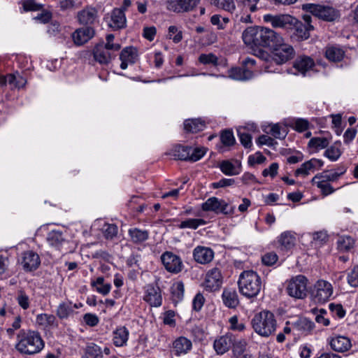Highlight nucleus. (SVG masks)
<instances>
[{
    "mask_svg": "<svg viewBox=\"0 0 358 358\" xmlns=\"http://www.w3.org/2000/svg\"><path fill=\"white\" fill-rule=\"evenodd\" d=\"M348 283L352 287H358V264L355 265L348 273Z\"/></svg>",
    "mask_w": 358,
    "mask_h": 358,
    "instance_id": "nucleus-58",
    "label": "nucleus"
},
{
    "mask_svg": "<svg viewBox=\"0 0 358 358\" xmlns=\"http://www.w3.org/2000/svg\"><path fill=\"white\" fill-rule=\"evenodd\" d=\"M210 22L213 25L217 26L219 29H224L229 20L228 17H222L220 15H214L211 17Z\"/></svg>",
    "mask_w": 358,
    "mask_h": 358,
    "instance_id": "nucleus-61",
    "label": "nucleus"
},
{
    "mask_svg": "<svg viewBox=\"0 0 358 358\" xmlns=\"http://www.w3.org/2000/svg\"><path fill=\"white\" fill-rule=\"evenodd\" d=\"M201 209L203 211H212L216 214L224 215H232L235 211L234 206H229L226 201L215 196L210 197L203 203Z\"/></svg>",
    "mask_w": 358,
    "mask_h": 358,
    "instance_id": "nucleus-10",
    "label": "nucleus"
},
{
    "mask_svg": "<svg viewBox=\"0 0 358 358\" xmlns=\"http://www.w3.org/2000/svg\"><path fill=\"white\" fill-rule=\"evenodd\" d=\"M143 299L151 306L159 307L162 305V297L160 289L153 285H148L145 287Z\"/></svg>",
    "mask_w": 358,
    "mask_h": 358,
    "instance_id": "nucleus-16",
    "label": "nucleus"
},
{
    "mask_svg": "<svg viewBox=\"0 0 358 358\" xmlns=\"http://www.w3.org/2000/svg\"><path fill=\"white\" fill-rule=\"evenodd\" d=\"M120 68L126 69L129 64H134L138 59V50L132 46L124 48L120 55Z\"/></svg>",
    "mask_w": 358,
    "mask_h": 358,
    "instance_id": "nucleus-17",
    "label": "nucleus"
},
{
    "mask_svg": "<svg viewBox=\"0 0 358 358\" xmlns=\"http://www.w3.org/2000/svg\"><path fill=\"white\" fill-rule=\"evenodd\" d=\"M323 165L324 162L322 160L312 158L311 159L303 163L301 166L295 171L294 175L296 176H302L303 177H306L308 176L310 172H313L316 169H321Z\"/></svg>",
    "mask_w": 358,
    "mask_h": 358,
    "instance_id": "nucleus-18",
    "label": "nucleus"
},
{
    "mask_svg": "<svg viewBox=\"0 0 358 358\" xmlns=\"http://www.w3.org/2000/svg\"><path fill=\"white\" fill-rule=\"evenodd\" d=\"M329 308L330 311L338 318L345 317L346 312L341 303H330Z\"/></svg>",
    "mask_w": 358,
    "mask_h": 358,
    "instance_id": "nucleus-64",
    "label": "nucleus"
},
{
    "mask_svg": "<svg viewBox=\"0 0 358 358\" xmlns=\"http://www.w3.org/2000/svg\"><path fill=\"white\" fill-rule=\"evenodd\" d=\"M238 289L248 299L256 297L261 292L263 282L259 275L252 271H243L239 275Z\"/></svg>",
    "mask_w": 358,
    "mask_h": 358,
    "instance_id": "nucleus-3",
    "label": "nucleus"
},
{
    "mask_svg": "<svg viewBox=\"0 0 358 358\" xmlns=\"http://www.w3.org/2000/svg\"><path fill=\"white\" fill-rule=\"evenodd\" d=\"M199 61L203 64H213L216 65L218 62V59L213 53L209 54H201L199 57Z\"/></svg>",
    "mask_w": 358,
    "mask_h": 358,
    "instance_id": "nucleus-62",
    "label": "nucleus"
},
{
    "mask_svg": "<svg viewBox=\"0 0 358 358\" xmlns=\"http://www.w3.org/2000/svg\"><path fill=\"white\" fill-rule=\"evenodd\" d=\"M55 322V317L53 315L46 313L38 314L36 318V323L42 328H47L52 326Z\"/></svg>",
    "mask_w": 358,
    "mask_h": 358,
    "instance_id": "nucleus-40",
    "label": "nucleus"
},
{
    "mask_svg": "<svg viewBox=\"0 0 358 358\" xmlns=\"http://www.w3.org/2000/svg\"><path fill=\"white\" fill-rule=\"evenodd\" d=\"M168 36L175 43H178L182 39V33L176 26L172 25L169 27Z\"/></svg>",
    "mask_w": 358,
    "mask_h": 358,
    "instance_id": "nucleus-57",
    "label": "nucleus"
},
{
    "mask_svg": "<svg viewBox=\"0 0 358 358\" xmlns=\"http://www.w3.org/2000/svg\"><path fill=\"white\" fill-rule=\"evenodd\" d=\"M313 313L315 315V321L317 323L324 326L327 327L330 324V320L329 318L326 317L325 315L327 314V311L325 309H315L313 310Z\"/></svg>",
    "mask_w": 358,
    "mask_h": 358,
    "instance_id": "nucleus-51",
    "label": "nucleus"
},
{
    "mask_svg": "<svg viewBox=\"0 0 358 358\" xmlns=\"http://www.w3.org/2000/svg\"><path fill=\"white\" fill-rule=\"evenodd\" d=\"M193 257L196 262L206 264L213 259L214 252L210 248L199 245L193 250Z\"/></svg>",
    "mask_w": 358,
    "mask_h": 358,
    "instance_id": "nucleus-19",
    "label": "nucleus"
},
{
    "mask_svg": "<svg viewBox=\"0 0 358 358\" xmlns=\"http://www.w3.org/2000/svg\"><path fill=\"white\" fill-rule=\"evenodd\" d=\"M355 244V241L350 236H340L337 241V248L341 252H347L351 250Z\"/></svg>",
    "mask_w": 358,
    "mask_h": 358,
    "instance_id": "nucleus-45",
    "label": "nucleus"
},
{
    "mask_svg": "<svg viewBox=\"0 0 358 358\" xmlns=\"http://www.w3.org/2000/svg\"><path fill=\"white\" fill-rule=\"evenodd\" d=\"M313 29V25H305L299 23L296 27V34L301 40H306L309 38L310 31Z\"/></svg>",
    "mask_w": 358,
    "mask_h": 358,
    "instance_id": "nucleus-49",
    "label": "nucleus"
},
{
    "mask_svg": "<svg viewBox=\"0 0 358 358\" xmlns=\"http://www.w3.org/2000/svg\"><path fill=\"white\" fill-rule=\"evenodd\" d=\"M278 242L282 250H290L295 245L296 237L294 233L290 231L282 232L278 237Z\"/></svg>",
    "mask_w": 358,
    "mask_h": 358,
    "instance_id": "nucleus-33",
    "label": "nucleus"
},
{
    "mask_svg": "<svg viewBox=\"0 0 358 358\" xmlns=\"http://www.w3.org/2000/svg\"><path fill=\"white\" fill-rule=\"evenodd\" d=\"M204 224H206V221L203 219L189 218L182 221L178 227L181 229L187 228L191 229H196L199 226Z\"/></svg>",
    "mask_w": 358,
    "mask_h": 358,
    "instance_id": "nucleus-44",
    "label": "nucleus"
},
{
    "mask_svg": "<svg viewBox=\"0 0 358 358\" xmlns=\"http://www.w3.org/2000/svg\"><path fill=\"white\" fill-rule=\"evenodd\" d=\"M206 153V149L205 148H195L191 147V152H189V161L196 162L201 159Z\"/></svg>",
    "mask_w": 358,
    "mask_h": 358,
    "instance_id": "nucleus-59",
    "label": "nucleus"
},
{
    "mask_svg": "<svg viewBox=\"0 0 358 358\" xmlns=\"http://www.w3.org/2000/svg\"><path fill=\"white\" fill-rule=\"evenodd\" d=\"M87 358H103L101 348L95 343H90L86 347Z\"/></svg>",
    "mask_w": 358,
    "mask_h": 358,
    "instance_id": "nucleus-50",
    "label": "nucleus"
},
{
    "mask_svg": "<svg viewBox=\"0 0 358 358\" xmlns=\"http://www.w3.org/2000/svg\"><path fill=\"white\" fill-rule=\"evenodd\" d=\"M73 312L71 303H62L57 310V315L61 319L67 318Z\"/></svg>",
    "mask_w": 358,
    "mask_h": 358,
    "instance_id": "nucleus-48",
    "label": "nucleus"
},
{
    "mask_svg": "<svg viewBox=\"0 0 358 358\" xmlns=\"http://www.w3.org/2000/svg\"><path fill=\"white\" fill-rule=\"evenodd\" d=\"M45 342L40 333L31 329H22L16 335L15 349L20 355L33 356L41 352Z\"/></svg>",
    "mask_w": 358,
    "mask_h": 358,
    "instance_id": "nucleus-1",
    "label": "nucleus"
},
{
    "mask_svg": "<svg viewBox=\"0 0 358 358\" xmlns=\"http://www.w3.org/2000/svg\"><path fill=\"white\" fill-rule=\"evenodd\" d=\"M215 6L231 13L236 10L234 0H218Z\"/></svg>",
    "mask_w": 358,
    "mask_h": 358,
    "instance_id": "nucleus-60",
    "label": "nucleus"
},
{
    "mask_svg": "<svg viewBox=\"0 0 358 358\" xmlns=\"http://www.w3.org/2000/svg\"><path fill=\"white\" fill-rule=\"evenodd\" d=\"M200 0H167L166 9L176 13L192 10Z\"/></svg>",
    "mask_w": 358,
    "mask_h": 358,
    "instance_id": "nucleus-12",
    "label": "nucleus"
},
{
    "mask_svg": "<svg viewBox=\"0 0 358 358\" xmlns=\"http://www.w3.org/2000/svg\"><path fill=\"white\" fill-rule=\"evenodd\" d=\"M222 282L221 271L217 268H213L208 271L206 276V287L210 289H218Z\"/></svg>",
    "mask_w": 358,
    "mask_h": 358,
    "instance_id": "nucleus-24",
    "label": "nucleus"
},
{
    "mask_svg": "<svg viewBox=\"0 0 358 358\" xmlns=\"http://www.w3.org/2000/svg\"><path fill=\"white\" fill-rule=\"evenodd\" d=\"M97 17V11L93 7H86L77 14V18L80 24H92Z\"/></svg>",
    "mask_w": 358,
    "mask_h": 358,
    "instance_id": "nucleus-28",
    "label": "nucleus"
},
{
    "mask_svg": "<svg viewBox=\"0 0 358 358\" xmlns=\"http://www.w3.org/2000/svg\"><path fill=\"white\" fill-rule=\"evenodd\" d=\"M231 345L233 346V352L234 355L238 356L244 352L247 343L244 339L236 340L234 336V341Z\"/></svg>",
    "mask_w": 358,
    "mask_h": 358,
    "instance_id": "nucleus-56",
    "label": "nucleus"
},
{
    "mask_svg": "<svg viewBox=\"0 0 358 358\" xmlns=\"http://www.w3.org/2000/svg\"><path fill=\"white\" fill-rule=\"evenodd\" d=\"M126 17L122 8H115L110 14L109 26L113 29H122L126 26Z\"/></svg>",
    "mask_w": 358,
    "mask_h": 358,
    "instance_id": "nucleus-25",
    "label": "nucleus"
},
{
    "mask_svg": "<svg viewBox=\"0 0 358 358\" xmlns=\"http://www.w3.org/2000/svg\"><path fill=\"white\" fill-rule=\"evenodd\" d=\"M21 265L26 272L36 271L41 265L40 257L34 251H26L22 253Z\"/></svg>",
    "mask_w": 358,
    "mask_h": 358,
    "instance_id": "nucleus-13",
    "label": "nucleus"
},
{
    "mask_svg": "<svg viewBox=\"0 0 358 358\" xmlns=\"http://www.w3.org/2000/svg\"><path fill=\"white\" fill-rule=\"evenodd\" d=\"M206 127L205 122L201 119H189L184 122V129L187 131L196 133Z\"/></svg>",
    "mask_w": 358,
    "mask_h": 358,
    "instance_id": "nucleus-38",
    "label": "nucleus"
},
{
    "mask_svg": "<svg viewBox=\"0 0 358 358\" xmlns=\"http://www.w3.org/2000/svg\"><path fill=\"white\" fill-rule=\"evenodd\" d=\"M310 125L309 121L304 118H294L290 122L291 127L298 132H303L308 130Z\"/></svg>",
    "mask_w": 358,
    "mask_h": 358,
    "instance_id": "nucleus-46",
    "label": "nucleus"
},
{
    "mask_svg": "<svg viewBox=\"0 0 358 358\" xmlns=\"http://www.w3.org/2000/svg\"><path fill=\"white\" fill-rule=\"evenodd\" d=\"M9 85L13 87L23 88L27 84V79L18 71L8 74Z\"/></svg>",
    "mask_w": 358,
    "mask_h": 358,
    "instance_id": "nucleus-39",
    "label": "nucleus"
},
{
    "mask_svg": "<svg viewBox=\"0 0 358 358\" xmlns=\"http://www.w3.org/2000/svg\"><path fill=\"white\" fill-rule=\"evenodd\" d=\"M94 29L91 27H84L76 29L71 34L74 44L81 46L87 43L94 36Z\"/></svg>",
    "mask_w": 358,
    "mask_h": 358,
    "instance_id": "nucleus-15",
    "label": "nucleus"
},
{
    "mask_svg": "<svg viewBox=\"0 0 358 358\" xmlns=\"http://www.w3.org/2000/svg\"><path fill=\"white\" fill-rule=\"evenodd\" d=\"M334 294V287L331 282L320 279L315 282L311 291L313 301L320 304L329 301Z\"/></svg>",
    "mask_w": 358,
    "mask_h": 358,
    "instance_id": "nucleus-8",
    "label": "nucleus"
},
{
    "mask_svg": "<svg viewBox=\"0 0 358 358\" xmlns=\"http://www.w3.org/2000/svg\"><path fill=\"white\" fill-rule=\"evenodd\" d=\"M185 286L182 281H178L171 286L172 299L175 302H179L184 297Z\"/></svg>",
    "mask_w": 358,
    "mask_h": 358,
    "instance_id": "nucleus-41",
    "label": "nucleus"
},
{
    "mask_svg": "<svg viewBox=\"0 0 358 358\" xmlns=\"http://www.w3.org/2000/svg\"><path fill=\"white\" fill-rule=\"evenodd\" d=\"M16 301L18 305L23 309L27 310L29 308L30 301L29 296L22 289L17 292Z\"/></svg>",
    "mask_w": 358,
    "mask_h": 358,
    "instance_id": "nucleus-53",
    "label": "nucleus"
},
{
    "mask_svg": "<svg viewBox=\"0 0 358 358\" xmlns=\"http://www.w3.org/2000/svg\"><path fill=\"white\" fill-rule=\"evenodd\" d=\"M346 172V168L343 166V168L341 169V171H325L322 173H317V175L319 176L322 179L325 180L326 181L330 182H334L336 181L338 178L343 175Z\"/></svg>",
    "mask_w": 358,
    "mask_h": 358,
    "instance_id": "nucleus-43",
    "label": "nucleus"
},
{
    "mask_svg": "<svg viewBox=\"0 0 358 358\" xmlns=\"http://www.w3.org/2000/svg\"><path fill=\"white\" fill-rule=\"evenodd\" d=\"M308 280L303 275H297L287 282L286 291L291 297L303 299L307 296Z\"/></svg>",
    "mask_w": 358,
    "mask_h": 358,
    "instance_id": "nucleus-6",
    "label": "nucleus"
},
{
    "mask_svg": "<svg viewBox=\"0 0 358 358\" xmlns=\"http://www.w3.org/2000/svg\"><path fill=\"white\" fill-rule=\"evenodd\" d=\"M161 260L166 270L171 273H180L184 266L181 258L172 252H164L161 256Z\"/></svg>",
    "mask_w": 358,
    "mask_h": 358,
    "instance_id": "nucleus-11",
    "label": "nucleus"
},
{
    "mask_svg": "<svg viewBox=\"0 0 358 358\" xmlns=\"http://www.w3.org/2000/svg\"><path fill=\"white\" fill-rule=\"evenodd\" d=\"M269 48L272 60L277 64H283L292 59L295 50L292 45L286 42L280 34H277Z\"/></svg>",
    "mask_w": 358,
    "mask_h": 358,
    "instance_id": "nucleus-4",
    "label": "nucleus"
},
{
    "mask_svg": "<svg viewBox=\"0 0 358 358\" xmlns=\"http://www.w3.org/2000/svg\"><path fill=\"white\" fill-rule=\"evenodd\" d=\"M129 331L125 327H119L113 332V342L116 347H123L127 345Z\"/></svg>",
    "mask_w": 358,
    "mask_h": 358,
    "instance_id": "nucleus-30",
    "label": "nucleus"
},
{
    "mask_svg": "<svg viewBox=\"0 0 358 358\" xmlns=\"http://www.w3.org/2000/svg\"><path fill=\"white\" fill-rule=\"evenodd\" d=\"M264 22L271 23L275 28H284L287 24H291L295 20L289 15H273L271 14L264 15L263 17Z\"/></svg>",
    "mask_w": 358,
    "mask_h": 358,
    "instance_id": "nucleus-20",
    "label": "nucleus"
},
{
    "mask_svg": "<svg viewBox=\"0 0 358 358\" xmlns=\"http://www.w3.org/2000/svg\"><path fill=\"white\" fill-rule=\"evenodd\" d=\"M93 56L96 62L100 64H108L115 55L103 47V43L97 44L93 50Z\"/></svg>",
    "mask_w": 358,
    "mask_h": 358,
    "instance_id": "nucleus-22",
    "label": "nucleus"
},
{
    "mask_svg": "<svg viewBox=\"0 0 358 358\" xmlns=\"http://www.w3.org/2000/svg\"><path fill=\"white\" fill-rule=\"evenodd\" d=\"M47 241L50 245L64 252H71L73 250V243L68 239L66 231H50L48 234Z\"/></svg>",
    "mask_w": 358,
    "mask_h": 358,
    "instance_id": "nucleus-9",
    "label": "nucleus"
},
{
    "mask_svg": "<svg viewBox=\"0 0 358 358\" xmlns=\"http://www.w3.org/2000/svg\"><path fill=\"white\" fill-rule=\"evenodd\" d=\"M311 182L315 185L320 189L321 194L327 196L333 194L336 189L331 185L330 182L322 179L319 176L315 175L311 180Z\"/></svg>",
    "mask_w": 358,
    "mask_h": 358,
    "instance_id": "nucleus-32",
    "label": "nucleus"
},
{
    "mask_svg": "<svg viewBox=\"0 0 358 358\" xmlns=\"http://www.w3.org/2000/svg\"><path fill=\"white\" fill-rule=\"evenodd\" d=\"M221 171L227 176H236L241 171V164L238 160H224L219 166Z\"/></svg>",
    "mask_w": 358,
    "mask_h": 358,
    "instance_id": "nucleus-26",
    "label": "nucleus"
},
{
    "mask_svg": "<svg viewBox=\"0 0 358 358\" xmlns=\"http://www.w3.org/2000/svg\"><path fill=\"white\" fill-rule=\"evenodd\" d=\"M234 341V336L231 334H227L215 339L213 348L217 355H222L227 352Z\"/></svg>",
    "mask_w": 358,
    "mask_h": 358,
    "instance_id": "nucleus-21",
    "label": "nucleus"
},
{
    "mask_svg": "<svg viewBox=\"0 0 358 358\" xmlns=\"http://www.w3.org/2000/svg\"><path fill=\"white\" fill-rule=\"evenodd\" d=\"M329 145V141L324 137L312 138L308 142V146L315 149H324Z\"/></svg>",
    "mask_w": 358,
    "mask_h": 358,
    "instance_id": "nucleus-52",
    "label": "nucleus"
},
{
    "mask_svg": "<svg viewBox=\"0 0 358 358\" xmlns=\"http://www.w3.org/2000/svg\"><path fill=\"white\" fill-rule=\"evenodd\" d=\"M91 286L98 293L103 296L107 295L110 292L112 287L110 283H105L104 278L102 276L98 277L95 280H92Z\"/></svg>",
    "mask_w": 358,
    "mask_h": 358,
    "instance_id": "nucleus-36",
    "label": "nucleus"
},
{
    "mask_svg": "<svg viewBox=\"0 0 358 358\" xmlns=\"http://www.w3.org/2000/svg\"><path fill=\"white\" fill-rule=\"evenodd\" d=\"M61 10L68 11L72 10L79 7V5L75 0H61L59 3Z\"/></svg>",
    "mask_w": 358,
    "mask_h": 358,
    "instance_id": "nucleus-63",
    "label": "nucleus"
},
{
    "mask_svg": "<svg viewBox=\"0 0 358 358\" xmlns=\"http://www.w3.org/2000/svg\"><path fill=\"white\" fill-rule=\"evenodd\" d=\"M329 345L334 351L344 352L352 347L351 341L344 336H335L331 338Z\"/></svg>",
    "mask_w": 358,
    "mask_h": 358,
    "instance_id": "nucleus-23",
    "label": "nucleus"
},
{
    "mask_svg": "<svg viewBox=\"0 0 358 358\" xmlns=\"http://www.w3.org/2000/svg\"><path fill=\"white\" fill-rule=\"evenodd\" d=\"M302 9L320 19L328 22L334 21L340 16L338 10L328 6L306 3L302 5Z\"/></svg>",
    "mask_w": 358,
    "mask_h": 358,
    "instance_id": "nucleus-7",
    "label": "nucleus"
},
{
    "mask_svg": "<svg viewBox=\"0 0 358 358\" xmlns=\"http://www.w3.org/2000/svg\"><path fill=\"white\" fill-rule=\"evenodd\" d=\"M277 34L269 28L251 26L243 31L242 39L251 48H269Z\"/></svg>",
    "mask_w": 358,
    "mask_h": 358,
    "instance_id": "nucleus-2",
    "label": "nucleus"
},
{
    "mask_svg": "<svg viewBox=\"0 0 358 358\" xmlns=\"http://www.w3.org/2000/svg\"><path fill=\"white\" fill-rule=\"evenodd\" d=\"M252 325L257 334L264 337H268L275 331L277 322L273 313L262 310L254 316Z\"/></svg>",
    "mask_w": 358,
    "mask_h": 358,
    "instance_id": "nucleus-5",
    "label": "nucleus"
},
{
    "mask_svg": "<svg viewBox=\"0 0 358 358\" xmlns=\"http://www.w3.org/2000/svg\"><path fill=\"white\" fill-rule=\"evenodd\" d=\"M314 61L310 57H299L294 63V68L300 73H305L314 66Z\"/></svg>",
    "mask_w": 358,
    "mask_h": 358,
    "instance_id": "nucleus-31",
    "label": "nucleus"
},
{
    "mask_svg": "<svg viewBox=\"0 0 358 358\" xmlns=\"http://www.w3.org/2000/svg\"><path fill=\"white\" fill-rule=\"evenodd\" d=\"M256 126L254 124H248L245 127H241L237 129L238 136L239 137L241 144L245 148H250L252 145V136L249 133L256 130Z\"/></svg>",
    "mask_w": 358,
    "mask_h": 358,
    "instance_id": "nucleus-29",
    "label": "nucleus"
},
{
    "mask_svg": "<svg viewBox=\"0 0 358 358\" xmlns=\"http://www.w3.org/2000/svg\"><path fill=\"white\" fill-rule=\"evenodd\" d=\"M192 349V342L185 336H179L176 338L171 345V352L176 357H180L188 354Z\"/></svg>",
    "mask_w": 358,
    "mask_h": 358,
    "instance_id": "nucleus-14",
    "label": "nucleus"
},
{
    "mask_svg": "<svg viewBox=\"0 0 358 358\" xmlns=\"http://www.w3.org/2000/svg\"><path fill=\"white\" fill-rule=\"evenodd\" d=\"M129 235L134 243H141L149 238V233L147 230L132 228L129 230Z\"/></svg>",
    "mask_w": 358,
    "mask_h": 358,
    "instance_id": "nucleus-37",
    "label": "nucleus"
},
{
    "mask_svg": "<svg viewBox=\"0 0 358 358\" xmlns=\"http://www.w3.org/2000/svg\"><path fill=\"white\" fill-rule=\"evenodd\" d=\"M224 304L228 308H236L238 305V298L234 289H224L222 293Z\"/></svg>",
    "mask_w": 358,
    "mask_h": 358,
    "instance_id": "nucleus-35",
    "label": "nucleus"
},
{
    "mask_svg": "<svg viewBox=\"0 0 358 358\" xmlns=\"http://www.w3.org/2000/svg\"><path fill=\"white\" fill-rule=\"evenodd\" d=\"M340 145V143H336L333 145L327 148L324 152V156L331 162H335L338 160L341 155Z\"/></svg>",
    "mask_w": 358,
    "mask_h": 358,
    "instance_id": "nucleus-47",
    "label": "nucleus"
},
{
    "mask_svg": "<svg viewBox=\"0 0 358 358\" xmlns=\"http://www.w3.org/2000/svg\"><path fill=\"white\" fill-rule=\"evenodd\" d=\"M115 36L113 34H108L106 37V43L103 47L113 54L114 52L118 51L121 46L120 44L114 43Z\"/></svg>",
    "mask_w": 358,
    "mask_h": 358,
    "instance_id": "nucleus-55",
    "label": "nucleus"
},
{
    "mask_svg": "<svg viewBox=\"0 0 358 358\" xmlns=\"http://www.w3.org/2000/svg\"><path fill=\"white\" fill-rule=\"evenodd\" d=\"M172 152L175 158L187 161L189 158V154L191 152V147L178 145L173 148Z\"/></svg>",
    "mask_w": 358,
    "mask_h": 358,
    "instance_id": "nucleus-42",
    "label": "nucleus"
},
{
    "mask_svg": "<svg viewBox=\"0 0 358 358\" xmlns=\"http://www.w3.org/2000/svg\"><path fill=\"white\" fill-rule=\"evenodd\" d=\"M200 41L203 45H210L217 42V36L214 31L206 30L205 34L201 37Z\"/></svg>",
    "mask_w": 358,
    "mask_h": 358,
    "instance_id": "nucleus-54",
    "label": "nucleus"
},
{
    "mask_svg": "<svg viewBox=\"0 0 358 358\" xmlns=\"http://www.w3.org/2000/svg\"><path fill=\"white\" fill-rule=\"evenodd\" d=\"M345 55V51L338 45H329L326 48L325 56L331 62H340Z\"/></svg>",
    "mask_w": 358,
    "mask_h": 358,
    "instance_id": "nucleus-34",
    "label": "nucleus"
},
{
    "mask_svg": "<svg viewBox=\"0 0 358 358\" xmlns=\"http://www.w3.org/2000/svg\"><path fill=\"white\" fill-rule=\"evenodd\" d=\"M252 69L242 67L231 68L228 71V77L236 80H248L253 77Z\"/></svg>",
    "mask_w": 358,
    "mask_h": 358,
    "instance_id": "nucleus-27",
    "label": "nucleus"
}]
</instances>
